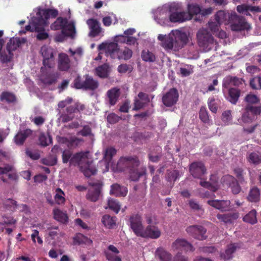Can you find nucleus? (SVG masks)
<instances>
[{
    "mask_svg": "<svg viewBox=\"0 0 261 261\" xmlns=\"http://www.w3.org/2000/svg\"><path fill=\"white\" fill-rule=\"evenodd\" d=\"M140 165V161L137 156L126 155L120 158L116 168L119 171L127 174L131 180L137 181L146 173V167L139 168Z\"/></svg>",
    "mask_w": 261,
    "mask_h": 261,
    "instance_id": "obj_1",
    "label": "nucleus"
},
{
    "mask_svg": "<svg viewBox=\"0 0 261 261\" xmlns=\"http://www.w3.org/2000/svg\"><path fill=\"white\" fill-rule=\"evenodd\" d=\"M88 151L76 152L72 155L70 162V166H79L84 175L88 177L95 174L97 172L93 165V161L88 158Z\"/></svg>",
    "mask_w": 261,
    "mask_h": 261,
    "instance_id": "obj_2",
    "label": "nucleus"
},
{
    "mask_svg": "<svg viewBox=\"0 0 261 261\" xmlns=\"http://www.w3.org/2000/svg\"><path fill=\"white\" fill-rule=\"evenodd\" d=\"M51 29L53 30H61V32L66 37L73 38L76 33L75 22L68 21L66 18L59 17L51 24Z\"/></svg>",
    "mask_w": 261,
    "mask_h": 261,
    "instance_id": "obj_3",
    "label": "nucleus"
},
{
    "mask_svg": "<svg viewBox=\"0 0 261 261\" xmlns=\"http://www.w3.org/2000/svg\"><path fill=\"white\" fill-rule=\"evenodd\" d=\"M169 20L171 22L181 23L190 20V14L186 11H182L180 4L174 3L169 6Z\"/></svg>",
    "mask_w": 261,
    "mask_h": 261,
    "instance_id": "obj_4",
    "label": "nucleus"
},
{
    "mask_svg": "<svg viewBox=\"0 0 261 261\" xmlns=\"http://www.w3.org/2000/svg\"><path fill=\"white\" fill-rule=\"evenodd\" d=\"M40 53L43 58L42 63L43 66L48 68H52L55 66V56L56 51L47 45H43L40 50Z\"/></svg>",
    "mask_w": 261,
    "mask_h": 261,
    "instance_id": "obj_5",
    "label": "nucleus"
},
{
    "mask_svg": "<svg viewBox=\"0 0 261 261\" xmlns=\"http://www.w3.org/2000/svg\"><path fill=\"white\" fill-rule=\"evenodd\" d=\"M197 40L198 45L207 49L214 42V38L205 29H200L197 33Z\"/></svg>",
    "mask_w": 261,
    "mask_h": 261,
    "instance_id": "obj_6",
    "label": "nucleus"
},
{
    "mask_svg": "<svg viewBox=\"0 0 261 261\" xmlns=\"http://www.w3.org/2000/svg\"><path fill=\"white\" fill-rule=\"evenodd\" d=\"M230 28L232 31H241L249 29V25L242 16H238L235 12L230 14Z\"/></svg>",
    "mask_w": 261,
    "mask_h": 261,
    "instance_id": "obj_7",
    "label": "nucleus"
},
{
    "mask_svg": "<svg viewBox=\"0 0 261 261\" xmlns=\"http://www.w3.org/2000/svg\"><path fill=\"white\" fill-rule=\"evenodd\" d=\"M13 166L7 165L4 167H0V179L4 182L10 184V180L16 183L18 179V176L16 172H11Z\"/></svg>",
    "mask_w": 261,
    "mask_h": 261,
    "instance_id": "obj_8",
    "label": "nucleus"
},
{
    "mask_svg": "<svg viewBox=\"0 0 261 261\" xmlns=\"http://www.w3.org/2000/svg\"><path fill=\"white\" fill-rule=\"evenodd\" d=\"M187 233L196 240L203 241L207 238V230L203 226L200 225H193L186 228Z\"/></svg>",
    "mask_w": 261,
    "mask_h": 261,
    "instance_id": "obj_9",
    "label": "nucleus"
},
{
    "mask_svg": "<svg viewBox=\"0 0 261 261\" xmlns=\"http://www.w3.org/2000/svg\"><path fill=\"white\" fill-rule=\"evenodd\" d=\"M189 172L194 178L201 179L206 173V169L202 162H193L189 165Z\"/></svg>",
    "mask_w": 261,
    "mask_h": 261,
    "instance_id": "obj_10",
    "label": "nucleus"
},
{
    "mask_svg": "<svg viewBox=\"0 0 261 261\" xmlns=\"http://www.w3.org/2000/svg\"><path fill=\"white\" fill-rule=\"evenodd\" d=\"M98 49L105 50L108 56H110L112 59H117L120 48L117 43L112 42L100 44L98 46Z\"/></svg>",
    "mask_w": 261,
    "mask_h": 261,
    "instance_id": "obj_11",
    "label": "nucleus"
},
{
    "mask_svg": "<svg viewBox=\"0 0 261 261\" xmlns=\"http://www.w3.org/2000/svg\"><path fill=\"white\" fill-rule=\"evenodd\" d=\"M178 97L179 94L177 90L173 88L163 96L162 102L165 106L171 107L177 103Z\"/></svg>",
    "mask_w": 261,
    "mask_h": 261,
    "instance_id": "obj_12",
    "label": "nucleus"
},
{
    "mask_svg": "<svg viewBox=\"0 0 261 261\" xmlns=\"http://www.w3.org/2000/svg\"><path fill=\"white\" fill-rule=\"evenodd\" d=\"M130 226L135 234L140 237L144 227L142 224L141 217L138 215H133L129 218Z\"/></svg>",
    "mask_w": 261,
    "mask_h": 261,
    "instance_id": "obj_13",
    "label": "nucleus"
},
{
    "mask_svg": "<svg viewBox=\"0 0 261 261\" xmlns=\"http://www.w3.org/2000/svg\"><path fill=\"white\" fill-rule=\"evenodd\" d=\"M89 185L93 188L88 190L86 195L87 199L91 201L95 202L98 199L102 184L98 181L96 182H89Z\"/></svg>",
    "mask_w": 261,
    "mask_h": 261,
    "instance_id": "obj_14",
    "label": "nucleus"
},
{
    "mask_svg": "<svg viewBox=\"0 0 261 261\" xmlns=\"http://www.w3.org/2000/svg\"><path fill=\"white\" fill-rule=\"evenodd\" d=\"M42 16L39 17L34 18L36 20L43 25H47V20L50 17L56 18L59 14L57 9H45L42 10Z\"/></svg>",
    "mask_w": 261,
    "mask_h": 261,
    "instance_id": "obj_15",
    "label": "nucleus"
},
{
    "mask_svg": "<svg viewBox=\"0 0 261 261\" xmlns=\"http://www.w3.org/2000/svg\"><path fill=\"white\" fill-rule=\"evenodd\" d=\"M58 69L60 71H68L71 67L69 56L65 53H60L58 59Z\"/></svg>",
    "mask_w": 261,
    "mask_h": 261,
    "instance_id": "obj_16",
    "label": "nucleus"
},
{
    "mask_svg": "<svg viewBox=\"0 0 261 261\" xmlns=\"http://www.w3.org/2000/svg\"><path fill=\"white\" fill-rule=\"evenodd\" d=\"M159 40L163 42V46L166 49H172L175 47V39L174 31L169 34L168 35L162 34L159 35L158 37Z\"/></svg>",
    "mask_w": 261,
    "mask_h": 261,
    "instance_id": "obj_17",
    "label": "nucleus"
},
{
    "mask_svg": "<svg viewBox=\"0 0 261 261\" xmlns=\"http://www.w3.org/2000/svg\"><path fill=\"white\" fill-rule=\"evenodd\" d=\"M173 250H181L185 251H194V248L192 245L183 239H176L172 244Z\"/></svg>",
    "mask_w": 261,
    "mask_h": 261,
    "instance_id": "obj_18",
    "label": "nucleus"
},
{
    "mask_svg": "<svg viewBox=\"0 0 261 261\" xmlns=\"http://www.w3.org/2000/svg\"><path fill=\"white\" fill-rule=\"evenodd\" d=\"M161 234V232L158 227L154 225H149L145 229H143L140 237L156 239L159 238Z\"/></svg>",
    "mask_w": 261,
    "mask_h": 261,
    "instance_id": "obj_19",
    "label": "nucleus"
},
{
    "mask_svg": "<svg viewBox=\"0 0 261 261\" xmlns=\"http://www.w3.org/2000/svg\"><path fill=\"white\" fill-rule=\"evenodd\" d=\"M87 23L90 30L89 34V36L95 37L99 35L102 29L98 21L93 18H90L87 20Z\"/></svg>",
    "mask_w": 261,
    "mask_h": 261,
    "instance_id": "obj_20",
    "label": "nucleus"
},
{
    "mask_svg": "<svg viewBox=\"0 0 261 261\" xmlns=\"http://www.w3.org/2000/svg\"><path fill=\"white\" fill-rule=\"evenodd\" d=\"M27 40L24 38H11L7 44V50L10 57L13 55L12 51L15 50L22 44L26 42Z\"/></svg>",
    "mask_w": 261,
    "mask_h": 261,
    "instance_id": "obj_21",
    "label": "nucleus"
},
{
    "mask_svg": "<svg viewBox=\"0 0 261 261\" xmlns=\"http://www.w3.org/2000/svg\"><path fill=\"white\" fill-rule=\"evenodd\" d=\"M207 203L208 205L222 212L228 211L230 205V200H210L207 201Z\"/></svg>",
    "mask_w": 261,
    "mask_h": 261,
    "instance_id": "obj_22",
    "label": "nucleus"
},
{
    "mask_svg": "<svg viewBox=\"0 0 261 261\" xmlns=\"http://www.w3.org/2000/svg\"><path fill=\"white\" fill-rule=\"evenodd\" d=\"M106 95L109 105L113 106L116 104L120 96V89L117 87L111 88L107 92Z\"/></svg>",
    "mask_w": 261,
    "mask_h": 261,
    "instance_id": "obj_23",
    "label": "nucleus"
},
{
    "mask_svg": "<svg viewBox=\"0 0 261 261\" xmlns=\"http://www.w3.org/2000/svg\"><path fill=\"white\" fill-rule=\"evenodd\" d=\"M175 39V48H182L188 41V36L185 32L179 30L174 31Z\"/></svg>",
    "mask_w": 261,
    "mask_h": 261,
    "instance_id": "obj_24",
    "label": "nucleus"
},
{
    "mask_svg": "<svg viewBox=\"0 0 261 261\" xmlns=\"http://www.w3.org/2000/svg\"><path fill=\"white\" fill-rule=\"evenodd\" d=\"M59 76L58 72H46L42 75L41 82L45 85H51L57 83Z\"/></svg>",
    "mask_w": 261,
    "mask_h": 261,
    "instance_id": "obj_25",
    "label": "nucleus"
},
{
    "mask_svg": "<svg viewBox=\"0 0 261 261\" xmlns=\"http://www.w3.org/2000/svg\"><path fill=\"white\" fill-rule=\"evenodd\" d=\"M32 24L35 31L38 32L36 37L38 40H44L48 38V34L44 32V27L45 25H41L36 20L35 21L34 18L32 20Z\"/></svg>",
    "mask_w": 261,
    "mask_h": 261,
    "instance_id": "obj_26",
    "label": "nucleus"
},
{
    "mask_svg": "<svg viewBox=\"0 0 261 261\" xmlns=\"http://www.w3.org/2000/svg\"><path fill=\"white\" fill-rule=\"evenodd\" d=\"M32 134L30 129H26L19 131L14 138V142L18 145H22L28 137Z\"/></svg>",
    "mask_w": 261,
    "mask_h": 261,
    "instance_id": "obj_27",
    "label": "nucleus"
},
{
    "mask_svg": "<svg viewBox=\"0 0 261 261\" xmlns=\"http://www.w3.org/2000/svg\"><path fill=\"white\" fill-rule=\"evenodd\" d=\"M84 79V90H94L96 89L99 85L97 81L94 80L89 74H86L83 76Z\"/></svg>",
    "mask_w": 261,
    "mask_h": 261,
    "instance_id": "obj_28",
    "label": "nucleus"
},
{
    "mask_svg": "<svg viewBox=\"0 0 261 261\" xmlns=\"http://www.w3.org/2000/svg\"><path fill=\"white\" fill-rule=\"evenodd\" d=\"M155 256L160 261H172V254L163 247H159L156 249Z\"/></svg>",
    "mask_w": 261,
    "mask_h": 261,
    "instance_id": "obj_29",
    "label": "nucleus"
},
{
    "mask_svg": "<svg viewBox=\"0 0 261 261\" xmlns=\"http://www.w3.org/2000/svg\"><path fill=\"white\" fill-rule=\"evenodd\" d=\"M215 20L219 22L221 24H227L230 22V14L228 11L219 10L215 15Z\"/></svg>",
    "mask_w": 261,
    "mask_h": 261,
    "instance_id": "obj_30",
    "label": "nucleus"
},
{
    "mask_svg": "<svg viewBox=\"0 0 261 261\" xmlns=\"http://www.w3.org/2000/svg\"><path fill=\"white\" fill-rule=\"evenodd\" d=\"M110 194L117 197H124L127 194V189L126 187L122 186L118 184H115L111 186Z\"/></svg>",
    "mask_w": 261,
    "mask_h": 261,
    "instance_id": "obj_31",
    "label": "nucleus"
},
{
    "mask_svg": "<svg viewBox=\"0 0 261 261\" xmlns=\"http://www.w3.org/2000/svg\"><path fill=\"white\" fill-rule=\"evenodd\" d=\"M117 153L116 149L113 147H107L104 152L103 160H104L106 168L108 170L110 163L112 158Z\"/></svg>",
    "mask_w": 261,
    "mask_h": 261,
    "instance_id": "obj_32",
    "label": "nucleus"
},
{
    "mask_svg": "<svg viewBox=\"0 0 261 261\" xmlns=\"http://www.w3.org/2000/svg\"><path fill=\"white\" fill-rule=\"evenodd\" d=\"M217 218L225 223H231L233 220L239 218V214L238 213H231L224 214H218L217 215Z\"/></svg>",
    "mask_w": 261,
    "mask_h": 261,
    "instance_id": "obj_33",
    "label": "nucleus"
},
{
    "mask_svg": "<svg viewBox=\"0 0 261 261\" xmlns=\"http://www.w3.org/2000/svg\"><path fill=\"white\" fill-rule=\"evenodd\" d=\"M199 118L200 120L205 124L208 125H211L213 124L212 120L211 119L209 113L204 106L201 107L200 109Z\"/></svg>",
    "mask_w": 261,
    "mask_h": 261,
    "instance_id": "obj_34",
    "label": "nucleus"
},
{
    "mask_svg": "<svg viewBox=\"0 0 261 261\" xmlns=\"http://www.w3.org/2000/svg\"><path fill=\"white\" fill-rule=\"evenodd\" d=\"M247 161L251 164L257 165L261 163V152L254 151L248 154Z\"/></svg>",
    "mask_w": 261,
    "mask_h": 261,
    "instance_id": "obj_35",
    "label": "nucleus"
},
{
    "mask_svg": "<svg viewBox=\"0 0 261 261\" xmlns=\"http://www.w3.org/2000/svg\"><path fill=\"white\" fill-rule=\"evenodd\" d=\"M116 220L117 218L115 216L111 217L109 215H105L102 217L101 222L106 227L113 228L116 225Z\"/></svg>",
    "mask_w": 261,
    "mask_h": 261,
    "instance_id": "obj_36",
    "label": "nucleus"
},
{
    "mask_svg": "<svg viewBox=\"0 0 261 261\" xmlns=\"http://www.w3.org/2000/svg\"><path fill=\"white\" fill-rule=\"evenodd\" d=\"M54 217L57 221L62 223H66L68 220V217L67 214L59 209H55L54 210Z\"/></svg>",
    "mask_w": 261,
    "mask_h": 261,
    "instance_id": "obj_37",
    "label": "nucleus"
},
{
    "mask_svg": "<svg viewBox=\"0 0 261 261\" xmlns=\"http://www.w3.org/2000/svg\"><path fill=\"white\" fill-rule=\"evenodd\" d=\"M240 90L236 88H230L228 90L229 101L232 104H236L240 97Z\"/></svg>",
    "mask_w": 261,
    "mask_h": 261,
    "instance_id": "obj_38",
    "label": "nucleus"
},
{
    "mask_svg": "<svg viewBox=\"0 0 261 261\" xmlns=\"http://www.w3.org/2000/svg\"><path fill=\"white\" fill-rule=\"evenodd\" d=\"M248 200L250 202H257L260 199V191L256 187H253L250 189L248 196Z\"/></svg>",
    "mask_w": 261,
    "mask_h": 261,
    "instance_id": "obj_39",
    "label": "nucleus"
},
{
    "mask_svg": "<svg viewBox=\"0 0 261 261\" xmlns=\"http://www.w3.org/2000/svg\"><path fill=\"white\" fill-rule=\"evenodd\" d=\"M237 246L234 244H230L227 247L224 253H222L221 256L224 259L228 260L232 257V254L236 251Z\"/></svg>",
    "mask_w": 261,
    "mask_h": 261,
    "instance_id": "obj_40",
    "label": "nucleus"
},
{
    "mask_svg": "<svg viewBox=\"0 0 261 261\" xmlns=\"http://www.w3.org/2000/svg\"><path fill=\"white\" fill-rule=\"evenodd\" d=\"M188 12L190 14V20L192 19L194 15H197L198 14H200L201 8L199 6L196 4H189L187 6Z\"/></svg>",
    "mask_w": 261,
    "mask_h": 261,
    "instance_id": "obj_41",
    "label": "nucleus"
},
{
    "mask_svg": "<svg viewBox=\"0 0 261 261\" xmlns=\"http://www.w3.org/2000/svg\"><path fill=\"white\" fill-rule=\"evenodd\" d=\"M38 140L40 145L43 147H46L53 143V139L49 134H48L47 136H46L44 133H41L39 136Z\"/></svg>",
    "mask_w": 261,
    "mask_h": 261,
    "instance_id": "obj_42",
    "label": "nucleus"
},
{
    "mask_svg": "<svg viewBox=\"0 0 261 261\" xmlns=\"http://www.w3.org/2000/svg\"><path fill=\"white\" fill-rule=\"evenodd\" d=\"M243 220L244 222L251 224H255L257 222L256 211L253 210L250 211L243 217Z\"/></svg>",
    "mask_w": 261,
    "mask_h": 261,
    "instance_id": "obj_43",
    "label": "nucleus"
},
{
    "mask_svg": "<svg viewBox=\"0 0 261 261\" xmlns=\"http://www.w3.org/2000/svg\"><path fill=\"white\" fill-rule=\"evenodd\" d=\"M132 55V50L128 47H125L123 49H120L117 59L128 60L131 58Z\"/></svg>",
    "mask_w": 261,
    "mask_h": 261,
    "instance_id": "obj_44",
    "label": "nucleus"
},
{
    "mask_svg": "<svg viewBox=\"0 0 261 261\" xmlns=\"http://www.w3.org/2000/svg\"><path fill=\"white\" fill-rule=\"evenodd\" d=\"M1 101H6L8 103H13L16 101L15 95L9 92H3L0 96Z\"/></svg>",
    "mask_w": 261,
    "mask_h": 261,
    "instance_id": "obj_45",
    "label": "nucleus"
},
{
    "mask_svg": "<svg viewBox=\"0 0 261 261\" xmlns=\"http://www.w3.org/2000/svg\"><path fill=\"white\" fill-rule=\"evenodd\" d=\"M109 66L107 64L98 66L96 68L97 75L100 77L106 78L108 76Z\"/></svg>",
    "mask_w": 261,
    "mask_h": 261,
    "instance_id": "obj_46",
    "label": "nucleus"
},
{
    "mask_svg": "<svg viewBox=\"0 0 261 261\" xmlns=\"http://www.w3.org/2000/svg\"><path fill=\"white\" fill-rule=\"evenodd\" d=\"M188 204L191 210L194 211L198 212L200 215L204 213V210L202 206L198 202L193 199H190L188 201Z\"/></svg>",
    "mask_w": 261,
    "mask_h": 261,
    "instance_id": "obj_47",
    "label": "nucleus"
},
{
    "mask_svg": "<svg viewBox=\"0 0 261 261\" xmlns=\"http://www.w3.org/2000/svg\"><path fill=\"white\" fill-rule=\"evenodd\" d=\"M142 59L145 62H153L155 60V56L148 50H143L141 53Z\"/></svg>",
    "mask_w": 261,
    "mask_h": 261,
    "instance_id": "obj_48",
    "label": "nucleus"
},
{
    "mask_svg": "<svg viewBox=\"0 0 261 261\" xmlns=\"http://www.w3.org/2000/svg\"><path fill=\"white\" fill-rule=\"evenodd\" d=\"M247 105L251 106L252 105L257 104L259 102V98L255 95L253 94H247L244 99Z\"/></svg>",
    "mask_w": 261,
    "mask_h": 261,
    "instance_id": "obj_49",
    "label": "nucleus"
},
{
    "mask_svg": "<svg viewBox=\"0 0 261 261\" xmlns=\"http://www.w3.org/2000/svg\"><path fill=\"white\" fill-rule=\"evenodd\" d=\"M57 193L55 196V200L56 202L58 204H62L65 203V198H64L65 194L60 188H57L56 190Z\"/></svg>",
    "mask_w": 261,
    "mask_h": 261,
    "instance_id": "obj_50",
    "label": "nucleus"
},
{
    "mask_svg": "<svg viewBox=\"0 0 261 261\" xmlns=\"http://www.w3.org/2000/svg\"><path fill=\"white\" fill-rule=\"evenodd\" d=\"M237 179L232 175L227 174L223 176L221 178V181L224 186L230 187Z\"/></svg>",
    "mask_w": 261,
    "mask_h": 261,
    "instance_id": "obj_51",
    "label": "nucleus"
},
{
    "mask_svg": "<svg viewBox=\"0 0 261 261\" xmlns=\"http://www.w3.org/2000/svg\"><path fill=\"white\" fill-rule=\"evenodd\" d=\"M108 207L116 213H118L120 209V205L115 199H109L108 201Z\"/></svg>",
    "mask_w": 261,
    "mask_h": 261,
    "instance_id": "obj_52",
    "label": "nucleus"
},
{
    "mask_svg": "<svg viewBox=\"0 0 261 261\" xmlns=\"http://www.w3.org/2000/svg\"><path fill=\"white\" fill-rule=\"evenodd\" d=\"M57 139L58 142L62 143H68V146H72L74 144L77 145L79 142V140L76 138L72 139L69 140L66 137L58 136Z\"/></svg>",
    "mask_w": 261,
    "mask_h": 261,
    "instance_id": "obj_53",
    "label": "nucleus"
},
{
    "mask_svg": "<svg viewBox=\"0 0 261 261\" xmlns=\"http://www.w3.org/2000/svg\"><path fill=\"white\" fill-rule=\"evenodd\" d=\"M250 86L253 89H261V77L256 76L250 80Z\"/></svg>",
    "mask_w": 261,
    "mask_h": 261,
    "instance_id": "obj_54",
    "label": "nucleus"
},
{
    "mask_svg": "<svg viewBox=\"0 0 261 261\" xmlns=\"http://www.w3.org/2000/svg\"><path fill=\"white\" fill-rule=\"evenodd\" d=\"M221 24L218 21H210L208 23V27L213 34L219 32Z\"/></svg>",
    "mask_w": 261,
    "mask_h": 261,
    "instance_id": "obj_55",
    "label": "nucleus"
},
{
    "mask_svg": "<svg viewBox=\"0 0 261 261\" xmlns=\"http://www.w3.org/2000/svg\"><path fill=\"white\" fill-rule=\"evenodd\" d=\"M179 176L178 170L168 171L167 174L166 178L168 181L175 182Z\"/></svg>",
    "mask_w": 261,
    "mask_h": 261,
    "instance_id": "obj_56",
    "label": "nucleus"
},
{
    "mask_svg": "<svg viewBox=\"0 0 261 261\" xmlns=\"http://www.w3.org/2000/svg\"><path fill=\"white\" fill-rule=\"evenodd\" d=\"M245 110L249 111L253 116H256L260 115L261 113V106H253L250 105H246Z\"/></svg>",
    "mask_w": 261,
    "mask_h": 261,
    "instance_id": "obj_57",
    "label": "nucleus"
},
{
    "mask_svg": "<svg viewBox=\"0 0 261 261\" xmlns=\"http://www.w3.org/2000/svg\"><path fill=\"white\" fill-rule=\"evenodd\" d=\"M72 152L69 149L63 151L62 154V162L64 164L69 163L72 156Z\"/></svg>",
    "mask_w": 261,
    "mask_h": 261,
    "instance_id": "obj_58",
    "label": "nucleus"
},
{
    "mask_svg": "<svg viewBox=\"0 0 261 261\" xmlns=\"http://www.w3.org/2000/svg\"><path fill=\"white\" fill-rule=\"evenodd\" d=\"M208 107L210 111L213 113H217L218 111V104L214 97L210 98L207 101Z\"/></svg>",
    "mask_w": 261,
    "mask_h": 261,
    "instance_id": "obj_59",
    "label": "nucleus"
},
{
    "mask_svg": "<svg viewBox=\"0 0 261 261\" xmlns=\"http://www.w3.org/2000/svg\"><path fill=\"white\" fill-rule=\"evenodd\" d=\"M146 103H146L145 102L137 98H135L134 99V108L133 109V110L136 111H138L143 108L145 106Z\"/></svg>",
    "mask_w": 261,
    "mask_h": 261,
    "instance_id": "obj_60",
    "label": "nucleus"
},
{
    "mask_svg": "<svg viewBox=\"0 0 261 261\" xmlns=\"http://www.w3.org/2000/svg\"><path fill=\"white\" fill-rule=\"evenodd\" d=\"M73 85L76 89H84V80H82V77L78 75L73 81Z\"/></svg>",
    "mask_w": 261,
    "mask_h": 261,
    "instance_id": "obj_61",
    "label": "nucleus"
},
{
    "mask_svg": "<svg viewBox=\"0 0 261 261\" xmlns=\"http://www.w3.org/2000/svg\"><path fill=\"white\" fill-rule=\"evenodd\" d=\"M42 163L47 166H54L57 163V158L56 156L44 158L42 159Z\"/></svg>",
    "mask_w": 261,
    "mask_h": 261,
    "instance_id": "obj_62",
    "label": "nucleus"
},
{
    "mask_svg": "<svg viewBox=\"0 0 261 261\" xmlns=\"http://www.w3.org/2000/svg\"><path fill=\"white\" fill-rule=\"evenodd\" d=\"M121 119V117L115 113H111L107 116V121L110 124H115Z\"/></svg>",
    "mask_w": 261,
    "mask_h": 261,
    "instance_id": "obj_63",
    "label": "nucleus"
},
{
    "mask_svg": "<svg viewBox=\"0 0 261 261\" xmlns=\"http://www.w3.org/2000/svg\"><path fill=\"white\" fill-rule=\"evenodd\" d=\"M105 255L106 257V259L109 261H121V258L117 255H114L113 253L108 252L105 251Z\"/></svg>",
    "mask_w": 261,
    "mask_h": 261,
    "instance_id": "obj_64",
    "label": "nucleus"
}]
</instances>
